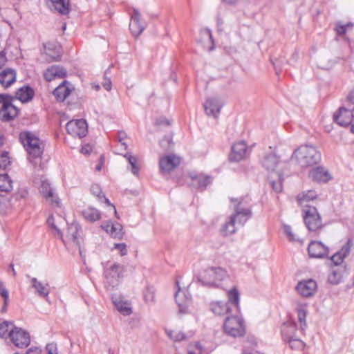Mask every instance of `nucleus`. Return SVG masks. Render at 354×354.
Instances as JSON below:
<instances>
[{"label": "nucleus", "instance_id": "49", "mask_svg": "<svg viewBox=\"0 0 354 354\" xmlns=\"http://www.w3.org/2000/svg\"><path fill=\"white\" fill-rule=\"evenodd\" d=\"M352 26H353L352 23H348L346 25L337 24L335 26V30L338 35H342L346 33L347 27H352Z\"/></svg>", "mask_w": 354, "mask_h": 354}, {"label": "nucleus", "instance_id": "12", "mask_svg": "<svg viewBox=\"0 0 354 354\" xmlns=\"http://www.w3.org/2000/svg\"><path fill=\"white\" fill-rule=\"evenodd\" d=\"M188 177L190 179L189 185L201 191L205 189L207 186L211 183L210 176H205L203 174H198L192 171L189 173Z\"/></svg>", "mask_w": 354, "mask_h": 354}, {"label": "nucleus", "instance_id": "52", "mask_svg": "<svg viewBox=\"0 0 354 354\" xmlns=\"http://www.w3.org/2000/svg\"><path fill=\"white\" fill-rule=\"evenodd\" d=\"M47 222L50 225V227L56 231V234L55 235L60 239H62V233L61 230L54 224V218L52 216L48 217Z\"/></svg>", "mask_w": 354, "mask_h": 354}, {"label": "nucleus", "instance_id": "55", "mask_svg": "<svg viewBox=\"0 0 354 354\" xmlns=\"http://www.w3.org/2000/svg\"><path fill=\"white\" fill-rule=\"evenodd\" d=\"M48 354H58L57 347L55 343H49L46 346Z\"/></svg>", "mask_w": 354, "mask_h": 354}, {"label": "nucleus", "instance_id": "6", "mask_svg": "<svg viewBox=\"0 0 354 354\" xmlns=\"http://www.w3.org/2000/svg\"><path fill=\"white\" fill-rule=\"evenodd\" d=\"M225 333L234 337H242L245 333L243 319L239 315H227L223 324Z\"/></svg>", "mask_w": 354, "mask_h": 354}, {"label": "nucleus", "instance_id": "24", "mask_svg": "<svg viewBox=\"0 0 354 354\" xmlns=\"http://www.w3.org/2000/svg\"><path fill=\"white\" fill-rule=\"evenodd\" d=\"M31 287L35 290V293L40 297H47L49 295L48 283H42L35 277L30 278Z\"/></svg>", "mask_w": 354, "mask_h": 354}, {"label": "nucleus", "instance_id": "22", "mask_svg": "<svg viewBox=\"0 0 354 354\" xmlns=\"http://www.w3.org/2000/svg\"><path fill=\"white\" fill-rule=\"evenodd\" d=\"M352 245L353 243L351 240L348 239L342 248L330 257L331 261L335 266L340 265L343 262L344 258L350 253Z\"/></svg>", "mask_w": 354, "mask_h": 354}, {"label": "nucleus", "instance_id": "4", "mask_svg": "<svg viewBox=\"0 0 354 354\" xmlns=\"http://www.w3.org/2000/svg\"><path fill=\"white\" fill-rule=\"evenodd\" d=\"M227 275L222 268L210 267L204 270L197 279L204 286L218 288Z\"/></svg>", "mask_w": 354, "mask_h": 354}, {"label": "nucleus", "instance_id": "34", "mask_svg": "<svg viewBox=\"0 0 354 354\" xmlns=\"http://www.w3.org/2000/svg\"><path fill=\"white\" fill-rule=\"evenodd\" d=\"M28 190L27 187H23L18 189V191L12 196L10 199L6 197L5 200L4 206L8 207V206H12L14 204L12 201H19L21 200H26L28 196Z\"/></svg>", "mask_w": 354, "mask_h": 354}, {"label": "nucleus", "instance_id": "42", "mask_svg": "<svg viewBox=\"0 0 354 354\" xmlns=\"http://www.w3.org/2000/svg\"><path fill=\"white\" fill-rule=\"evenodd\" d=\"M124 156L131 166V172L135 176H138L140 171V167L138 165V158L129 153H127Z\"/></svg>", "mask_w": 354, "mask_h": 354}, {"label": "nucleus", "instance_id": "13", "mask_svg": "<svg viewBox=\"0 0 354 354\" xmlns=\"http://www.w3.org/2000/svg\"><path fill=\"white\" fill-rule=\"evenodd\" d=\"M317 282L312 279L302 280L296 286V290L303 297L313 296L317 292Z\"/></svg>", "mask_w": 354, "mask_h": 354}, {"label": "nucleus", "instance_id": "19", "mask_svg": "<svg viewBox=\"0 0 354 354\" xmlns=\"http://www.w3.org/2000/svg\"><path fill=\"white\" fill-rule=\"evenodd\" d=\"M48 7L50 10H55L62 15H66L70 12L71 8L69 0H46Z\"/></svg>", "mask_w": 354, "mask_h": 354}, {"label": "nucleus", "instance_id": "8", "mask_svg": "<svg viewBox=\"0 0 354 354\" xmlns=\"http://www.w3.org/2000/svg\"><path fill=\"white\" fill-rule=\"evenodd\" d=\"M302 212L304 223L309 231L315 232L322 227V218L316 207L305 205Z\"/></svg>", "mask_w": 354, "mask_h": 354}, {"label": "nucleus", "instance_id": "53", "mask_svg": "<svg viewBox=\"0 0 354 354\" xmlns=\"http://www.w3.org/2000/svg\"><path fill=\"white\" fill-rule=\"evenodd\" d=\"M114 248L120 251L121 256H124L127 254V245L124 243H115Z\"/></svg>", "mask_w": 354, "mask_h": 354}, {"label": "nucleus", "instance_id": "43", "mask_svg": "<svg viewBox=\"0 0 354 354\" xmlns=\"http://www.w3.org/2000/svg\"><path fill=\"white\" fill-rule=\"evenodd\" d=\"M117 310L124 315H129L131 314V308L129 306L126 301H113Z\"/></svg>", "mask_w": 354, "mask_h": 354}, {"label": "nucleus", "instance_id": "59", "mask_svg": "<svg viewBox=\"0 0 354 354\" xmlns=\"http://www.w3.org/2000/svg\"><path fill=\"white\" fill-rule=\"evenodd\" d=\"M272 64L274 67L275 71L277 74H279V71L281 70V62L279 59H276L275 60H271Z\"/></svg>", "mask_w": 354, "mask_h": 354}, {"label": "nucleus", "instance_id": "36", "mask_svg": "<svg viewBox=\"0 0 354 354\" xmlns=\"http://www.w3.org/2000/svg\"><path fill=\"white\" fill-rule=\"evenodd\" d=\"M343 270L341 268H332L328 277V281L332 285H337L342 280Z\"/></svg>", "mask_w": 354, "mask_h": 354}, {"label": "nucleus", "instance_id": "57", "mask_svg": "<svg viewBox=\"0 0 354 354\" xmlns=\"http://www.w3.org/2000/svg\"><path fill=\"white\" fill-rule=\"evenodd\" d=\"M7 62L6 53L5 50L0 51V68H1Z\"/></svg>", "mask_w": 354, "mask_h": 354}, {"label": "nucleus", "instance_id": "35", "mask_svg": "<svg viewBox=\"0 0 354 354\" xmlns=\"http://www.w3.org/2000/svg\"><path fill=\"white\" fill-rule=\"evenodd\" d=\"M80 231H81V227L77 223H72L67 230V236L77 245L80 244Z\"/></svg>", "mask_w": 354, "mask_h": 354}, {"label": "nucleus", "instance_id": "16", "mask_svg": "<svg viewBox=\"0 0 354 354\" xmlns=\"http://www.w3.org/2000/svg\"><path fill=\"white\" fill-rule=\"evenodd\" d=\"M180 162V158L176 155L163 156L159 160L160 169L162 172H170L179 165Z\"/></svg>", "mask_w": 354, "mask_h": 354}, {"label": "nucleus", "instance_id": "7", "mask_svg": "<svg viewBox=\"0 0 354 354\" xmlns=\"http://www.w3.org/2000/svg\"><path fill=\"white\" fill-rule=\"evenodd\" d=\"M14 97L8 94L0 93V119L2 122H9L14 120L18 115L19 110L12 104Z\"/></svg>", "mask_w": 354, "mask_h": 354}, {"label": "nucleus", "instance_id": "21", "mask_svg": "<svg viewBox=\"0 0 354 354\" xmlns=\"http://www.w3.org/2000/svg\"><path fill=\"white\" fill-rule=\"evenodd\" d=\"M247 151V145L244 141L234 143L230 154V161L239 162L243 159Z\"/></svg>", "mask_w": 354, "mask_h": 354}, {"label": "nucleus", "instance_id": "50", "mask_svg": "<svg viewBox=\"0 0 354 354\" xmlns=\"http://www.w3.org/2000/svg\"><path fill=\"white\" fill-rule=\"evenodd\" d=\"M171 145H172V140L169 136H165L164 138H162L160 141V147L166 150H169L171 149Z\"/></svg>", "mask_w": 354, "mask_h": 354}, {"label": "nucleus", "instance_id": "28", "mask_svg": "<svg viewBox=\"0 0 354 354\" xmlns=\"http://www.w3.org/2000/svg\"><path fill=\"white\" fill-rule=\"evenodd\" d=\"M16 81V72L15 70L7 68L0 73V84L5 88H8Z\"/></svg>", "mask_w": 354, "mask_h": 354}, {"label": "nucleus", "instance_id": "17", "mask_svg": "<svg viewBox=\"0 0 354 354\" xmlns=\"http://www.w3.org/2000/svg\"><path fill=\"white\" fill-rule=\"evenodd\" d=\"M141 15L137 9H133V14L131 15L129 24V29L135 37L139 36L145 30L146 26L140 21Z\"/></svg>", "mask_w": 354, "mask_h": 354}, {"label": "nucleus", "instance_id": "62", "mask_svg": "<svg viewBox=\"0 0 354 354\" xmlns=\"http://www.w3.org/2000/svg\"><path fill=\"white\" fill-rule=\"evenodd\" d=\"M41 350L37 347H32L28 349L26 354H40Z\"/></svg>", "mask_w": 354, "mask_h": 354}, {"label": "nucleus", "instance_id": "14", "mask_svg": "<svg viewBox=\"0 0 354 354\" xmlns=\"http://www.w3.org/2000/svg\"><path fill=\"white\" fill-rule=\"evenodd\" d=\"M308 252L310 258L322 259L328 257V248L321 241H312L308 245Z\"/></svg>", "mask_w": 354, "mask_h": 354}, {"label": "nucleus", "instance_id": "54", "mask_svg": "<svg viewBox=\"0 0 354 354\" xmlns=\"http://www.w3.org/2000/svg\"><path fill=\"white\" fill-rule=\"evenodd\" d=\"M91 192L94 196H97L99 199H101V196L103 193L97 185H93L91 187Z\"/></svg>", "mask_w": 354, "mask_h": 354}, {"label": "nucleus", "instance_id": "44", "mask_svg": "<svg viewBox=\"0 0 354 354\" xmlns=\"http://www.w3.org/2000/svg\"><path fill=\"white\" fill-rule=\"evenodd\" d=\"M286 342L288 343L290 347L292 349H299L302 348L304 346V342L299 339L295 338V337L288 336V339H286Z\"/></svg>", "mask_w": 354, "mask_h": 354}, {"label": "nucleus", "instance_id": "45", "mask_svg": "<svg viewBox=\"0 0 354 354\" xmlns=\"http://www.w3.org/2000/svg\"><path fill=\"white\" fill-rule=\"evenodd\" d=\"M167 335L174 341H181L186 338L185 335L181 331L166 330Z\"/></svg>", "mask_w": 354, "mask_h": 354}, {"label": "nucleus", "instance_id": "38", "mask_svg": "<svg viewBox=\"0 0 354 354\" xmlns=\"http://www.w3.org/2000/svg\"><path fill=\"white\" fill-rule=\"evenodd\" d=\"M227 298L229 306L234 305V307L239 309V292L236 287H234L227 292Z\"/></svg>", "mask_w": 354, "mask_h": 354}, {"label": "nucleus", "instance_id": "3", "mask_svg": "<svg viewBox=\"0 0 354 354\" xmlns=\"http://www.w3.org/2000/svg\"><path fill=\"white\" fill-rule=\"evenodd\" d=\"M295 157L301 167H308L317 164L321 160V153L312 145H303L295 150L292 158Z\"/></svg>", "mask_w": 354, "mask_h": 354}, {"label": "nucleus", "instance_id": "41", "mask_svg": "<svg viewBox=\"0 0 354 354\" xmlns=\"http://www.w3.org/2000/svg\"><path fill=\"white\" fill-rule=\"evenodd\" d=\"M317 197V194L315 191L309 190L306 193H303L302 194H299L297 196V201H299V204L301 205L304 206V208L305 207V205L304 203L305 201L308 202L312 200L315 199Z\"/></svg>", "mask_w": 354, "mask_h": 354}, {"label": "nucleus", "instance_id": "2", "mask_svg": "<svg viewBox=\"0 0 354 354\" xmlns=\"http://www.w3.org/2000/svg\"><path fill=\"white\" fill-rule=\"evenodd\" d=\"M19 141L28 155V159H37L41 156L44 150V144L39 137L30 131H22L19 133Z\"/></svg>", "mask_w": 354, "mask_h": 354}, {"label": "nucleus", "instance_id": "32", "mask_svg": "<svg viewBox=\"0 0 354 354\" xmlns=\"http://www.w3.org/2000/svg\"><path fill=\"white\" fill-rule=\"evenodd\" d=\"M45 53L50 58V61H58L62 57V52L59 46L53 43H47L44 45Z\"/></svg>", "mask_w": 354, "mask_h": 354}, {"label": "nucleus", "instance_id": "37", "mask_svg": "<svg viewBox=\"0 0 354 354\" xmlns=\"http://www.w3.org/2000/svg\"><path fill=\"white\" fill-rule=\"evenodd\" d=\"M82 215L86 220L90 222H95L101 217L100 212L97 209L91 207L84 209Z\"/></svg>", "mask_w": 354, "mask_h": 354}, {"label": "nucleus", "instance_id": "9", "mask_svg": "<svg viewBox=\"0 0 354 354\" xmlns=\"http://www.w3.org/2000/svg\"><path fill=\"white\" fill-rule=\"evenodd\" d=\"M124 266L119 263H113L104 270L105 281L108 287L113 288L119 285L124 277Z\"/></svg>", "mask_w": 354, "mask_h": 354}, {"label": "nucleus", "instance_id": "1", "mask_svg": "<svg viewBox=\"0 0 354 354\" xmlns=\"http://www.w3.org/2000/svg\"><path fill=\"white\" fill-rule=\"evenodd\" d=\"M230 201L236 203L234 205V213L230 216L221 228V233L224 236H229L236 232L235 224L243 225L252 215L250 200L248 197L238 198H231Z\"/></svg>", "mask_w": 354, "mask_h": 354}, {"label": "nucleus", "instance_id": "40", "mask_svg": "<svg viewBox=\"0 0 354 354\" xmlns=\"http://www.w3.org/2000/svg\"><path fill=\"white\" fill-rule=\"evenodd\" d=\"M296 332L295 324H283L281 328V335L284 341L288 339L289 337H295Z\"/></svg>", "mask_w": 354, "mask_h": 354}, {"label": "nucleus", "instance_id": "63", "mask_svg": "<svg viewBox=\"0 0 354 354\" xmlns=\"http://www.w3.org/2000/svg\"><path fill=\"white\" fill-rule=\"evenodd\" d=\"M8 301H9V295H8V297H7L6 299H3V305L2 308H1V311L2 312H6V311Z\"/></svg>", "mask_w": 354, "mask_h": 354}, {"label": "nucleus", "instance_id": "15", "mask_svg": "<svg viewBox=\"0 0 354 354\" xmlns=\"http://www.w3.org/2000/svg\"><path fill=\"white\" fill-rule=\"evenodd\" d=\"M175 299L179 308V312L181 313H186L188 307L192 304V297L188 291L181 290L178 287V290L175 294Z\"/></svg>", "mask_w": 354, "mask_h": 354}, {"label": "nucleus", "instance_id": "56", "mask_svg": "<svg viewBox=\"0 0 354 354\" xmlns=\"http://www.w3.org/2000/svg\"><path fill=\"white\" fill-rule=\"evenodd\" d=\"M283 229H284V232L285 234H286V236L289 238V239L290 241H294L295 240V237H294V234L292 232V228L290 225H285L283 226Z\"/></svg>", "mask_w": 354, "mask_h": 354}, {"label": "nucleus", "instance_id": "39", "mask_svg": "<svg viewBox=\"0 0 354 354\" xmlns=\"http://www.w3.org/2000/svg\"><path fill=\"white\" fill-rule=\"evenodd\" d=\"M12 189V180L7 174H0V191L8 192Z\"/></svg>", "mask_w": 354, "mask_h": 354}, {"label": "nucleus", "instance_id": "27", "mask_svg": "<svg viewBox=\"0 0 354 354\" xmlns=\"http://www.w3.org/2000/svg\"><path fill=\"white\" fill-rule=\"evenodd\" d=\"M210 310L216 315L223 316L230 314L231 308L228 302L217 301L210 304Z\"/></svg>", "mask_w": 354, "mask_h": 354}, {"label": "nucleus", "instance_id": "61", "mask_svg": "<svg viewBox=\"0 0 354 354\" xmlns=\"http://www.w3.org/2000/svg\"><path fill=\"white\" fill-rule=\"evenodd\" d=\"M155 124L156 125H160V124L169 125L170 124L169 122L166 118H160L157 119L155 122Z\"/></svg>", "mask_w": 354, "mask_h": 354}, {"label": "nucleus", "instance_id": "29", "mask_svg": "<svg viewBox=\"0 0 354 354\" xmlns=\"http://www.w3.org/2000/svg\"><path fill=\"white\" fill-rule=\"evenodd\" d=\"M40 192L46 200L49 201L51 203L59 205V202L57 200V197L55 195L53 188H51L50 183L47 180L41 181Z\"/></svg>", "mask_w": 354, "mask_h": 354}, {"label": "nucleus", "instance_id": "47", "mask_svg": "<svg viewBox=\"0 0 354 354\" xmlns=\"http://www.w3.org/2000/svg\"><path fill=\"white\" fill-rule=\"evenodd\" d=\"M10 164V158L7 151H3L0 155V168L6 169Z\"/></svg>", "mask_w": 354, "mask_h": 354}, {"label": "nucleus", "instance_id": "20", "mask_svg": "<svg viewBox=\"0 0 354 354\" xmlns=\"http://www.w3.org/2000/svg\"><path fill=\"white\" fill-rule=\"evenodd\" d=\"M66 75V70L63 66L53 65L46 69L44 77L46 81L50 82L55 78H64Z\"/></svg>", "mask_w": 354, "mask_h": 354}, {"label": "nucleus", "instance_id": "18", "mask_svg": "<svg viewBox=\"0 0 354 354\" xmlns=\"http://www.w3.org/2000/svg\"><path fill=\"white\" fill-rule=\"evenodd\" d=\"M203 106L207 115L217 118L220 113L223 104L218 98L211 97L205 101Z\"/></svg>", "mask_w": 354, "mask_h": 354}, {"label": "nucleus", "instance_id": "23", "mask_svg": "<svg viewBox=\"0 0 354 354\" xmlns=\"http://www.w3.org/2000/svg\"><path fill=\"white\" fill-rule=\"evenodd\" d=\"M309 177L314 181L323 183H326L331 178L328 171L322 167H317L310 170Z\"/></svg>", "mask_w": 354, "mask_h": 354}, {"label": "nucleus", "instance_id": "26", "mask_svg": "<svg viewBox=\"0 0 354 354\" xmlns=\"http://www.w3.org/2000/svg\"><path fill=\"white\" fill-rule=\"evenodd\" d=\"M279 162V157L274 153H270L264 156L262 160V166L268 171L274 172L276 171L277 167Z\"/></svg>", "mask_w": 354, "mask_h": 354}, {"label": "nucleus", "instance_id": "48", "mask_svg": "<svg viewBox=\"0 0 354 354\" xmlns=\"http://www.w3.org/2000/svg\"><path fill=\"white\" fill-rule=\"evenodd\" d=\"M144 298L147 303L153 302L155 298L154 290L152 288H147L144 292Z\"/></svg>", "mask_w": 354, "mask_h": 354}, {"label": "nucleus", "instance_id": "46", "mask_svg": "<svg viewBox=\"0 0 354 354\" xmlns=\"http://www.w3.org/2000/svg\"><path fill=\"white\" fill-rule=\"evenodd\" d=\"M297 316L299 322H300L301 329L304 330L306 328V311L305 309L300 308L297 309Z\"/></svg>", "mask_w": 354, "mask_h": 354}, {"label": "nucleus", "instance_id": "5", "mask_svg": "<svg viewBox=\"0 0 354 354\" xmlns=\"http://www.w3.org/2000/svg\"><path fill=\"white\" fill-rule=\"evenodd\" d=\"M348 101L351 108L339 107L333 115V120L342 127L351 126V131L354 133V89L348 95Z\"/></svg>", "mask_w": 354, "mask_h": 354}, {"label": "nucleus", "instance_id": "60", "mask_svg": "<svg viewBox=\"0 0 354 354\" xmlns=\"http://www.w3.org/2000/svg\"><path fill=\"white\" fill-rule=\"evenodd\" d=\"M102 86L106 89L107 91H110L111 90V82L110 79H106L104 77V81L102 83Z\"/></svg>", "mask_w": 354, "mask_h": 354}, {"label": "nucleus", "instance_id": "30", "mask_svg": "<svg viewBox=\"0 0 354 354\" xmlns=\"http://www.w3.org/2000/svg\"><path fill=\"white\" fill-rule=\"evenodd\" d=\"M102 228L115 239H121L123 236L122 226L119 223H108L102 225Z\"/></svg>", "mask_w": 354, "mask_h": 354}, {"label": "nucleus", "instance_id": "31", "mask_svg": "<svg viewBox=\"0 0 354 354\" xmlns=\"http://www.w3.org/2000/svg\"><path fill=\"white\" fill-rule=\"evenodd\" d=\"M67 84H69V82L64 80L53 91V93L57 101L63 102L69 95L71 90Z\"/></svg>", "mask_w": 354, "mask_h": 354}, {"label": "nucleus", "instance_id": "11", "mask_svg": "<svg viewBox=\"0 0 354 354\" xmlns=\"http://www.w3.org/2000/svg\"><path fill=\"white\" fill-rule=\"evenodd\" d=\"M8 336L13 344L19 348H26L30 344V338L29 333L20 328L14 326L9 331Z\"/></svg>", "mask_w": 354, "mask_h": 354}, {"label": "nucleus", "instance_id": "33", "mask_svg": "<svg viewBox=\"0 0 354 354\" xmlns=\"http://www.w3.org/2000/svg\"><path fill=\"white\" fill-rule=\"evenodd\" d=\"M274 174L276 178H274L271 174L270 176H268V180L272 189L275 192L279 193L282 191L283 189V174L281 171H276Z\"/></svg>", "mask_w": 354, "mask_h": 354}, {"label": "nucleus", "instance_id": "64", "mask_svg": "<svg viewBox=\"0 0 354 354\" xmlns=\"http://www.w3.org/2000/svg\"><path fill=\"white\" fill-rule=\"evenodd\" d=\"M127 137V135L123 131H121V132H119L118 133V140L119 142H122V140H124Z\"/></svg>", "mask_w": 354, "mask_h": 354}, {"label": "nucleus", "instance_id": "25", "mask_svg": "<svg viewBox=\"0 0 354 354\" xmlns=\"http://www.w3.org/2000/svg\"><path fill=\"white\" fill-rule=\"evenodd\" d=\"M35 95L34 90L28 85L24 86L17 90L14 99H17L23 103L30 102Z\"/></svg>", "mask_w": 354, "mask_h": 354}, {"label": "nucleus", "instance_id": "51", "mask_svg": "<svg viewBox=\"0 0 354 354\" xmlns=\"http://www.w3.org/2000/svg\"><path fill=\"white\" fill-rule=\"evenodd\" d=\"M11 323L5 321L0 324V337H3L7 334L8 335L9 327Z\"/></svg>", "mask_w": 354, "mask_h": 354}, {"label": "nucleus", "instance_id": "10", "mask_svg": "<svg viewBox=\"0 0 354 354\" xmlns=\"http://www.w3.org/2000/svg\"><path fill=\"white\" fill-rule=\"evenodd\" d=\"M66 129L73 137L83 138L88 132V125L84 119L72 120L67 122Z\"/></svg>", "mask_w": 354, "mask_h": 354}, {"label": "nucleus", "instance_id": "58", "mask_svg": "<svg viewBox=\"0 0 354 354\" xmlns=\"http://www.w3.org/2000/svg\"><path fill=\"white\" fill-rule=\"evenodd\" d=\"M0 295L3 299H7L9 295L8 290L3 286V282L0 280Z\"/></svg>", "mask_w": 354, "mask_h": 354}]
</instances>
